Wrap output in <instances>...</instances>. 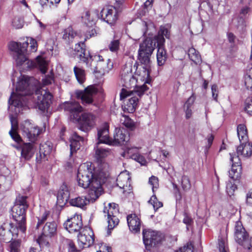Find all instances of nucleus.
Segmentation results:
<instances>
[{"label": "nucleus", "instance_id": "obj_56", "mask_svg": "<svg viewBox=\"0 0 252 252\" xmlns=\"http://www.w3.org/2000/svg\"><path fill=\"white\" fill-rule=\"evenodd\" d=\"M64 241L66 243L69 252H76V249L75 245L71 240L64 239Z\"/></svg>", "mask_w": 252, "mask_h": 252}, {"label": "nucleus", "instance_id": "obj_45", "mask_svg": "<svg viewBox=\"0 0 252 252\" xmlns=\"http://www.w3.org/2000/svg\"><path fill=\"white\" fill-rule=\"evenodd\" d=\"M109 50L113 52H117L120 47V41L118 39L112 40L109 44Z\"/></svg>", "mask_w": 252, "mask_h": 252}, {"label": "nucleus", "instance_id": "obj_49", "mask_svg": "<svg viewBox=\"0 0 252 252\" xmlns=\"http://www.w3.org/2000/svg\"><path fill=\"white\" fill-rule=\"evenodd\" d=\"M237 187L235 184H232L231 182H229L227 184L226 190L229 196H231L233 195Z\"/></svg>", "mask_w": 252, "mask_h": 252}, {"label": "nucleus", "instance_id": "obj_20", "mask_svg": "<svg viewBox=\"0 0 252 252\" xmlns=\"http://www.w3.org/2000/svg\"><path fill=\"white\" fill-rule=\"evenodd\" d=\"M100 15L101 19L110 25H113L118 18L117 11L112 6L103 8Z\"/></svg>", "mask_w": 252, "mask_h": 252}, {"label": "nucleus", "instance_id": "obj_27", "mask_svg": "<svg viewBox=\"0 0 252 252\" xmlns=\"http://www.w3.org/2000/svg\"><path fill=\"white\" fill-rule=\"evenodd\" d=\"M84 143V138L74 133L70 137V155L79 150Z\"/></svg>", "mask_w": 252, "mask_h": 252}, {"label": "nucleus", "instance_id": "obj_6", "mask_svg": "<svg viewBox=\"0 0 252 252\" xmlns=\"http://www.w3.org/2000/svg\"><path fill=\"white\" fill-rule=\"evenodd\" d=\"M148 90V87L145 84L137 87L136 90H131L129 89L123 88L120 93L121 99H125L128 96L131 97L128 99V102L124 106V111L128 113H132L134 112L139 98L136 96L140 97L144 93Z\"/></svg>", "mask_w": 252, "mask_h": 252}, {"label": "nucleus", "instance_id": "obj_28", "mask_svg": "<svg viewBox=\"0 0 252 252\" xmlns=\"http://www.w3.org/2000/svg\"><path fill=\"white\" fill-rule=\"evenodd\" d=\"M127 222L130 231L134 233L140 231L141 222L139 218L135 214L129 215L127 217Z\"/></svg>", "mask_w": 252, "mask_h": 252}, {"label": "nucleus", "instance_id": "obj_58", "mask_svg": "<svg viewBox=\"0 0 252 252\" xmlns=\"http://www.w3.org/2000/svg\"><path fill=\"white\" fill-rule=\"evenodd\" d=\"M53 81V76L52 74L47 75L42 79V83L43 85H48L52 83Z\"/></svg>", "mask_w": 252, "mask_h": 252}, {"label": "nucleus", "instance_id": "obj_5", "mask_svg": "<svg viewBox=\"0 0 252 252\" xmlns=\"http://www.w3.org/2000/svg\"><path fill=\"white\" fill-rule=\"evenodd\" d=\"M27 198L26 196H19L12 209V217L22 233H25L26 230V211L28 207Z\"/></svg>", "mask_w": 252, "mask_h": 252}, {"label": "nucleus", "instance_id": "obj_41", "mask_svg": "<svg viewBox=\"0 0 252 252\" xmlns=\"http://www.w3.org/2000/svg\"><path fill=\"white\" fill-rule=\"evenodd\" d=\"M77 35V33L73 30L72 27H68L65 30L63 38L65 39L67 38L69 40H70Z\"/></svg>", "mask_w": 252, "mask_h": 252}, {"label": "nucleus", "instance_id": "obj_9", "mask_svg": "<svg viewBox=\"0 0 252 252\" xmlns=\"http://www.w3.org/2000/svg\"><path fill=\"white\" fill-rule=\"evenodd\" d=\"M57 225L55 221L47 222L44 226L42 232L37 242L40 247H49L51 238L57 234Z\"/></svg>", "mask_w": 252, "mask_h": 252}, {"label": "nucleus", "instance_id": "obj_12", "mask_svg": "<svg viewBox=\"0 0 252 252\" xmlns=\"http://www.w3.org/2000/svg\"><path fill=\"white\" fill-rule=\"evenodd\" d=\"M74 53H73L74 57L79 59L80 61L86 62L89 59H92L93 61L98 62H103L104 59L102 56L99 55H95L91 56L89 52H87L85 49V45L84 42H80L75 44L74 47Z\"/></svg>", "mask_w": 252, "mask_h": 252}, {"label": "nucleus", "instance_id": "obj_3", "mask_svg": "<svg viewBox=\"0 0 252 252\" xmlns=\"http://www.w3.org/2000/svg\"><path fill=\"white\" fill-rule=\"evenodd\" d=\"M64 109L71 114V118L79 124L81 130H88L94 126L96 118L92 114L84 113L81 116H79V113L83 111V108L78 102H66Z\"/></svg>", "mask_w": 252, "mask_h": 252}, {"label": "nucleus", "instance_id": "obj_60", "mask_svg": "<svg viewBox=\"0 0 252 252\" xmlns=\"http://www.w3.org/2000/svg\"><path fill=\"white\" fill-rule=\"evenodd\" d=\"M212 97L216 100L217 101V97L218 94V87L216 85H213L211 87Z\"/></svg>", "mask_w": 252, "mask_h": 252}, {"label": "nucleus", "instance_id": "obj_43", "mask_svg": "<svg viewBox=\"0 0 252 252\" xmlns=\"http://www.w3.org/2000/svg\"><path fill=\"white\" fill-rule=\"evenodd\" d=\"M181 183L182 189L184 190H188L190 189L191 187V184L189 178L188 176L183 175L182 177Z\"/></svg>", "mask_w": 252, "mask_h": 252}, {"label": "nucleus", "instance_id": "obj_25", "mask_svg": "<svg viewBox=\"0 0 252 252\" xmlns=\"http://www.w3.org/2000/svg\"><path fill=\"white\" fill-rule=\"evenodd\" d=\"M97 20L96 15L89 11H86L82 13L81 22L87 27L93 28L95 25Z\"/></svg>", "mask_w": 252, "mask_h": 252}, {"label": "nucleus", "instance_id": "obj_2", "mask_svg": "<svg viewBox=\"0 0 252 252\" xmlns=\"http://www.w3.org/2000/svg\"><path fill=\"white\" fill-rule=\"evenodd\" d=\"M154 42L150 40H147L140 44L138 60L142 64V66L139 67V69L137 68L136 71V74L138 75L137 78L131 72L123 76L122 79L127 88L135 87L137 80H140L145 83L148 82L151 68L150 56L154 50Z\"/></svg>", "mask_w": 252, "mask_h": 252}, {"label": "nucleus", "instance_id": "obj_61", "mask_svg": "<svg viewBox=\"0 0 252 252\" xmlns=\"http://www.w3.org/2000/svg\"><path fill=\"white\" fill-rule=\"evenodd\" d=\"M195 100V97L193 96H190L185 104V108H189L191 107Z\"/></svg>", "mask_w": 252, "mask_h": 252}, {"label": "nucleus", "instance_id": "obj_18", "mask_svg": "<svg viewBox=\"0 0 252 252\" xmlns=\"http://www.w3.org/2000/svg\"><path fill=\"white\" fill-rule=\"evenodd\" d=\"M230 156L232 167L229 171V176L233 180H238L241 177L242 171L240 159L235 153L230 154Z\"/></svg>", "mask_w": 252, "mask_h": 252}, {"label": "nucleus", "instance_id": "obj_59", "mask_svg": "<svg viewBox=\"0 0 252 252\" xmlns=\"http://www.w3.org/2000/svg\"><path fill=\"white\" fill-rule=\"evenodd\" d=\"M29 42L30 45L31 50L32 52H35L37 48V43L36 41L32 38L29 39Z\"/></svg>", "mask_w": 252, "mask_h": 252}, {"label": "nucleus", "instance_id": "obj_36", "mask_svg": "<svg viewBox=\"0 0 252 252\" xmlns=\"http://www.w3.org/2000/svg\"><path fill=\"white\" fill-rule=\"evenodd\" d=\"M188 56L190 60L196 64L202 62L200 55L194 48L191 47L188 50Z\"/></svg>", "mask_w": 252, "mask_h": 252}, {"label": "nucleus", "instance_id": "obj_34", "mask_svg": "<svg viewBox=\"0 0 252 252\" xmlns=\"http://www.w3.org/2000/svg\"><path fill=\"white\" fill-rule=\"evenodd\" d=\"M237 135L240 143H245L248 140L247 129L244 124H239L237 128Z\"/></svg>", "mask_w": 252, "mask_h": 252}, {"label": "nucleus", "instance_id": "obj_4", "mask_svg": "<svg viewBox=\"0 0 252 252\" xmlns=\"http://www.w3.org/2000/svg\"><path fill=\"white\" fill-rule=\"evenodd\" d=\"M32 79V78L24 75L19 79L16 85V92L11 93L9 100L11 106L19 108L26 104L25 96L32 93V86L30 83Z\"/></svg>", "mask_w": 252, "mask_h": 252}, {"label": "nucleus", "instance_id": "obj_52", "mask_svg": "<svg viewBox=\"0 0 252 252\" xmlns=\"http://www.w3.org/2000/svg\"><path fill=\"white\" fill-rule=\"evenodd\" d=\"M245 109L249 115L252 116V98L247 99Z\"/></svg>", "mask_w": 252, "mask_h": 252}, {"label": "nucleus", "instance_id": "obj_21", "mask_svg": "<svg viewBox=\"0 0 252 252\" xmlns=\"http://www.w3.org/2000/svg\"><path fill=\"white\" fill-rule=\"evenodd\" d=\"M117 185L121 189H124V193L129 192L131 189L130 177L127 171L122 172L117 178Z\"/></svg>", "mask_w": 252, "mask_h": 252}, {"label": "nucleus", "instance_id": "obj_42", "mask_svg": "<svg viewBox=\"0 0 252 252\" xmlns=\"http://www.w3.org/2000/svg\"><path fill=\"white\" fill-rule=\"evenodd\" d=\"M37 62L40 71L43 74H45L47 69L48 63L44 59L38 57L37 58Z\"/></svg>", "mask_w": 252, "mask_h": 252}, {"label": "nucleus", "instance_id": "obj_16", "mask_svg": "<svg viewBox=\"0 0 252 252\" xmlns=\"http://www.w3.org/2000/svg\"><path fill=\"white\" fill-rule=\"evenodd\" d=\"M94 235L92 229L85 227L78 235V244L81 249L91 246L94 242Z\"/></svg>", "mask_w": 252, "mask_h": 252}, {"label": "nucleus", "instance_id": "obj_47", "mask_svg": "<svg viewBox=\"0 0 252 252\" xmlns=\"http://www.w3.org/2000/svg\"><path fill=\"white\" fill-rule=\"evenodd\" d=\"M12 26L16 29H19L23 27L24 21L22 18L15 17L12 22Z\"/></svg>", "mask_w": 252, "mask_h": 252}, {"label": "nucleus", "instance_id": "obj_14", "mask_svg": "<svg viewBox=\"0 0 252 252\" xmlns=\"http://www.w3.org/2000/svg\"><path fill=\"white\" fill-rule=\"evenodd\" d=\"M143 239L146 249L149 250L150 248L155 246L161 241L162 236L161 233L157 231L144 230Z\"/></svg>", "mask_w": 252, "mask_h": 252}, {"label": "nucleus", "instance_id": "obj_40", "mask_svg": "<svg viewBox=\"0 0 252 252\" xmlns=\"http://www.w3.org/2000/svg\"><path fill=\"white\" fill-rule=\"evenodd\" d=\"M147 40H150L154 42V48L155 47L156 44L157 43V46L158 48H159V47H163L164 43L165 42V39L164 37L160 35V34H158L157 36L155 37L154 39H152L151 38H146L142 43L145 42Z\"/></svg>", "mask_w": 252, "mask_h": 252}, {"label": "nucleus", "instance_id": "obj_17", "mask_svg": "<svg viewBox=\"0 0 252 252\" xmlns=\"http://www.w3.org/2000/svg\"><path fill=\"white\" fill-rule=\"evenodd\" d=\"M63 225L70 233L80 232L83 226L81 216L77 214H74L73 217L67 219Z\"/></svg>", "mask_w": 252, "mask_h": 252}, {"label": "nucleus", "instance_id": "obj_37", "mask_svg": "<svg viewBox=\"0 0 252 252\" xmlns=\"http://www.w3.org/2000/svg\"><path fill=\"white\" fill-rule=\"evenodd\" d=\"M73 70L77 81L80 84H83L86 79L85 70L78 66H74Z\"/></svg>", "mask_w": 252, "mask_h": 252}, {"label": "nucleus", "instance_id": "obj_48", "mask_svg": "<svg viewBox=\"0 0 252 252\" xmlns=\"http://www.w3.org/2000/svg\"><path fill=\"white\" fill-rule=\"evenodd\" d=\"M20 242L17 240L12 242L9 245L10 252H20Z\"/></svg>", "mask_w": 252, "mask_h": 252}, {"label": "nucleus", "instance_id": "obj_15", "mask_svg": "<svg viewBox=\"0 0 252 252\" xmlns=\"http://www.w3.org/2000/svg\"><path fill=\"white\" fill-rule=\"evenodd\" d=\"M21 126L23 134L32 142L36 140L41 132V130L38 127L32 124L29 121H25Z\"/></svg>", "mask_w": 252, "mask_h": 252}, {"label": "nucleus", "instance_id": "obj_8", "mask_svg": "<svg viewBox=\"0 0 252 252\" xmlns=\"http://www.w3.org/2000/svg\"><path fill=\"white\" fill-rule=\"evenodd\" d=\"M33 98L35 103L34 107L44 112L52 103L53 95L46 90L40 88L35 91Z\"/></svg>", "mask_w": 252, "mask_h": 252}, {"label": "nucleus", "instance_id": "obj_24", "mask_svg": "<svg viewBox=\"0 0 252 252\" xmlns=\"http://www.w3.org/2000/svg\"><path fill=\"white\" fill-rule=\"evenodd\" d=\"M70 192L66 185L63 184L61 187L57 194V203L60 206L65 205L69 199Z\"/></svg>", "mask_w": 252, "mask_h": 252}, {"label": "nucleus", "instance_id": "obj_30", "mask_svg": "<svg viewBox=\"0 0 252 252\" xmlns=\"http://www.w3.org/2000/svg\"><path fill=\"white\" fill-rule=\"evenodd\" d=\"M35 151V148L32 143H25L22 147L21 157L26 160L31 158Z\"/></svg>", "mask_w": 252, "mask_h": 252}, {"label": "nucleus", "instance_id": "obj_32", "mask_svg": "<svg viewBox=\"0 0 252 252\" xmlns=\"http://www.w3.org/2000/svg\"><path fill=\"white\" fill-rule=\"evenodd\" d=\"M88 196V199L85 196H78L75 197L69 200V203L71 206L83 208L90 202H94V201L90 199V197L89 195Z\"/></svg>", "mask_w": 252, "mask_h": 252}, {"label": "nucleus", "instance_id": "obj_7", "mask_svg": "<svg viewBox=\"0 0 252 252\" xmlns=\"http://www.w3.org/2000/svg\"><path fill=\"white\" fill-rule=\"evenodd\" d=\"M103 214L104 218H106L108 223V235L111 234V230L116 227L119 222L118 216L119 215L118 205L115 203H109L107 206L104 207Z\"/></svg>", "mask_w": 252, "mask_h": 252}, {"label": "nucleus", "instance_id": "obj_54", "mask_svg": "<svg viewBox=\"0 0 252 252\" xmlns=\"http://www.w3.org/2000/svg\"><path fill=\"white\" fill-rule=\"evenodd\" d=\"M51 148L48 145L45 144L40 146V153L43 154L44 156L49 155L51 152Z\"/></svg>", "mask_w": 252, "mask_h": 252}, {"label": "nucleus", "instance_id": "obj_64", "mask_svg": "<svg viewBox=\"0 0 252 252\" xmlns=\"http://www.w3.org/2000/svg\"><path fill=\"white\" fill-rule=\"evenodd\" d=\"M192 221V220L190 217L186 215L185 216L184 219L183 220V222L184 223L186 224L187 225H189L191 223Z\"/></svg>", "mask_w": 252, "mask_h": 252}, {"label": "nucleus", "instance_id": "obj_51", "mask_svg": "<svg viewBox=\"0 0 252 252\" xmlns=\"http://www.w3.org/2000/svg\"><path fill=\"white\" fill-rule=\"evenodd\" d=\"M49 215L48 211H45L44 212L42 216L38 219V222L37 223L36 228H38L46 220L47 217Z\"/></svg>", "mask_w": 252, "mask_h": 252}, {"label": "nucleus", "instance_id": "obj_23", "mask_svg": "<svg viewBox=\"0 0 252 252\" xmlns=\"http://www.w3.org/2000/svg\"><path fill=\"white\" fill-rule=\"evenodd\" d=\"M9 225L10 228L8 231H7L6 235L3 234L2 233L0 234L1 239L4 240V242H9L13 239L17 238L20 232L22 234L24 233L20 231L17 223L15 225L12 223H10Z\"/></svg>", "mask_w": 252, "mask_h": 252}, {"label": "nucleus", "instance_id": "obj_35", "mask_svg": "<svg viewBox=\"0 0 252 252\" xmlns=\"http://www.w3.org/2000/svg\"><path fill=\"white\" fill-rule=\"evenodd\" d=\"M166 52L164 47H159L158 49L157 59L158 64L159 66L163 65L167 59Z\"/></svg>", "mask_w": 252, "mask_h": 252}, {"label": "nucleus", "instance_id": "obj_62", "mask_svg": "<svg viewBox=\"0 0 252 252\" xmlns=\"http://www.w3.org/2000/svg\"><path fill=\"white\" fill-rule=\"evenodd\" d=\"M158 33L160 35H162L163 37H165L167 38H169V32L168 30L164 28H161Z\"/></svg>", "mask_w": 252, "mask_h": 252}, {"label": "nucleus", "instance_id": "obj_39", "mask_svg": "<svg viewBox=\"0 0 252 252\" xmlns=\"http://www.w3.org/2000/svg\"><path fill=\"white\" fill-rule=\"evenodd\" d=\"M218 248L220 252H229L226 238H219L218 240Z\"/></svg>", "mask_w": 252, "mask_h": 252}, {"label": "nucleus", "instance_id": "obj_13", "mask_svg": "<svg viewBox=\"0 0 252 252\" xmlns=\"http://www.w3.org/2000/svg\"><path fill=\"white\" fill-rule=\"evenodd\" d=\"M98 92H101L100 86L91 85L87 87L84 91H77L76 94L77 98L81 100L83 104H89L93 102L94 96Z\"/></svg>", "mask_w": 252, "mask_h": 252}, {"label": "nucleus", "instance_id": "obj_38", "mask_svg": "<svg viewBox=\"0 0 252 252\" xmlns=\"http://www.w3.org/2000/svg\"><path fill=\"white\" fill-rule=\"evenodd\" d=\"M121 123L131 130H134L136 127L135 123L130 118L126 116H123L121 119Z\"/></svg>", "mask_w": 252, "mask_h": 252}, {"label": "nucleus", "instance_id": "obj_19", "mask_svg": "<svg viewBox=\"0 0 252 252\" xmlns=\"http://www.w3.org/2000/svg\"><path fill=\"white\" fill-rule=\"evenodd\" d=\"M109 126L108 123H104L97 128V139L96 145L104 143L111 145L113 144L112 139L109 136Z\"/></svg>", "mask_w": 252, "mask_h": 252}, {"label": "nucleus", "instance_id": "obj_29", "mask_svg": "<svg viewBox=\"0 0 252 252\" xmlns=\"http://www.w3.org/2000/svg\"><path fill=\"white\" fill-rule=\"evenodd\" d=\"M237 148V156L241 155L243 157L249 158L252 155V143L250 142L241 143Z\"/></svg>", "mask_w": 252, "mask_h": 252}, {"label": "nucleus", "instance_id": "obj_11", "mask_svg": "<svg viewBox=\"0 0 252 252\" xmlns=\"http://www.w3.org/2000/svg\"><path fill=\"white\" fill-rule=\"evenodd\" d=\"M235 241L245 249L250 250L252 247L251 239L241 221H236L234 227Z\"/></svg>", "mask_w": 252, "mask_h": 252}, {"label": "nucleus", "instance_id": "obj_33", "mask_svg": "<svg viewBox=\"0 0 252 252\" xmlns=\"http://www.w3.org/2000/svg\"><path fill=\"white\" fill-rule=\"evenodd\" d=\"M10 122L11 124V129L9 133L11 138L16 142L19 143L22 141L20 136L16 132L17 128V122L16 119L14 117H10Z\"/></svg>", "mask_w": 252, "mask_h": 252}, {"label": "nucleus", "instance_id": "obj_22", "mask_svg": "<svg viewBox=\"0 0 252 252\" xmlns=\"http://www.w3.org/2000/svg\"><path fill=\"white\" fill-rule=\"evenodd\" d=\"M129 139V136L127 134L126 130L124 128H116L114 134V138L112 139L113 144L111 145H116L117 144H125Z\"/></svg>", "mask_w": 252, "mask_h": 252}, {"label": "nucleus", "instance_id": "obj_31", "mask_svg": "<svg viewBox=\"0 0 252 252\" xmlns=\"http://www.w3.org/2000/svg\"><path fill=\"white\" fill-rule=\"evenodd\" d=\"M95 151V158L100 161H101L103 159L107 157L111 154V151L108 148L99 146L97 145L94 148Z\"/></svg>", "mask_w": 252, "mask_h": 252}, {"label": "nucleus", "instance_id": "obj_1", "mask_svg": "<svg viewBox=\"0 0 252 252\" xmlns=\"http://www.w3.org/2000/svg\"><path fill=\"white\" fill-rule=\"evenodd\" d=\"M109 176L108 165L102 164L99 168L94 170L90 162L81 164L78 170L77 181L79 186L89 188L88 195L92 201H95L102 191L101 185Z\"/></svg>", "mask_w": 252, "mask_h": 252}, {"label": "nucleus", "instance_id": "obj_53", "mask_svg": "<svg viewBox=\"0 0 252 252\" xmlns=\"http://www.w3.org/2000/svg\"><path fill=\"white\" fill-rule=\"evenodd\" d=\"M108 64L107 63L103 61L102 62H98L95 66V69L97 71L100 72L101 71L106 70L107 68Z\"/></svg>", "mask_w": 252, "mask_h": 252}, {"label": "nucleus", "instance_id": "obj_26", "mask_svg": "<svg viewBox=\"0 0 252 252\" xmlns=\"http://www.w3.org/2000/svg\"><path fill=\"white\" fill-rule=\"evenodd\" d=\"M140 148H141L140 147H127L124 153V154H126V153L128 154H131L130 156L132 159L140 163L141 165H145L146 163V160L145 158L143 156L137 153Z\"/></svg>", "mask_w": 252, "mask_h": 252}, {"label": "nucleus", "instance_id": "obj_50", "mask_svg": "<svg viewBox=\"0 0 252 252\" xmlns=\"http://www.w3.org/2000/svg\"><path fill=\"white\" fill-rule=\"evenodd\" d=\"M193 246L192 242H190L187 244L183 248H180L176 252H193Z\"/></svg>", "mask_w": 252, "mask_h": 252}, {"label": "nucleus", "instance_id": "obj_55", "mask_svg": "<svg viewBox=\"0 0 252 252\" xmlns=\"http://www.w3.org/2000/svg\"><path fill=\"white\" fill-rule=\"evenodd\" d=\"M251 71L252 72V67ZM245 84L246 86V88L248 90H252V78L250 75H246L245 76Z\"/></svg>", "mask_w": 252, "mask_h": 252}, {"label": "nucleus", "instance_id": "obj_57", "mask_svg": "<svg viewBox=\"0 0 252 252\" xmlns=\"http://www.w3.org/2000/svg\"><path fill=\"white\" fill-rule=\"evenodd\" d=\"M251 13V8L247 6L242 7L240 12V14L244 17L249 16Z\"/></svg>", "mask_w": 252, "mask_h": 252}, {"label": "nucleus", "instance_id": "obj_44", "mask_svg": "<svg viewBox=\"0 0 252 252\" xmlns=\"http://www.w3.org/2000/svg\"><path fill=\"white\" fill-rule=\"evenodd\" d=\"M149 202L153 205L155 210H158L159 208L161 207L163 205L162 203L161 202L158 201L157 197L154 194L151 197Z\"/></svg>", "mask_w": 252, "mask_h": 252}, {"label": "nucleus", "instance_id": "obj_63", "mask_svg": "<svg viewBox=\"0 0 252 252\" xmlns=\"http://www.w3.org/2000/svg\"><path fill=\"white\" fill-rule=\"evenodd\" d=\"M246 201L248 204L252 206V189L247 194Z\"/></svg>", "mask_w": 252, "mask_h": 252}, {"label": "nucleus", "instance_id": "obj_46", "mask_svg": "<svg viewBox=\"0 0 252 252\" xmlns=\"http://www.w3.org/2000/svg\"><path fill=\"white\" fill-rule=\"evenodd\" d=\"M149 184L152 186L153 192H154L155 189H157L159 186L158 178L152 176L149 179Z\"/></svg>", "mask_w": 252, "mask_h": 252}, {"label": "nucleus", "instance_id": "obj_10", "mask_svg": "<svg viewBox=\"0 0 252 252\" xmlns=\"http://www.w3.org/2000/svg\"><path fill=\"white\" fill-rule=\"evenodd\" d=\"M28 45V40L22 43L11 42L9 44V49L15 52L14 56L17 65H21L27 61H28L27 63L29 64L28 58L26 54Z\"/></svg>", "mask_w": 252, "mask_h": 252}]
</instances>
